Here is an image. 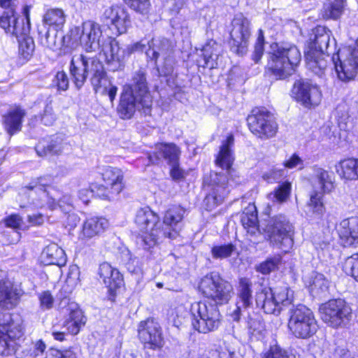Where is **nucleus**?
<instances>
[{"label":"nucleus","instance_id":"obj_40","mask_svg":"<svg viewBox=\"0 0 358 358\" xmlns=\"http://www.w3.org/2000/svg\"><path fill=\"white\" fill-rule=\"evenodd\" d=\"M62 150V140L56 136L50 140H42L36 145L38 156L59 155Z\"/></svg>","mask_w":358,"mask_h":358},{"label":"nucleus","instance_id":"obj_45","mask_svg":"<svg viewBox=\"0 0 358 358\" xmlns=\"http://www.w3.org/2000/svg\"><path fill=\"white\" fill-rule=\"evenodd\" d=\"M324 194H325V193L313 190L308 203L311 213L318 217L322 216L325 212V207L323 202Z\"/></svg>","mask_w":358,"mask_h":358},{"label":"nucleus","instance_id":"obj_42","mask_svg":"<svg viewBox=\"0 0 358 358\" xmlns=\"http://www.w3.org/2000/svg\"><path fill=\"white\" fill-rule=\"evenodd\" d=\"M305 281L313 294L320 295L326 292L329 287V281L323 274L317 272H313L310 277H306Z\"/></svg>","mask_w":358,"mask_h":358},{"label":"nucleus","instance_id":"obj_57","mask_svg":"<svg viewBox=\"0 0 358 358\" xmlns=\"http://www.w3.org/2000/svg\"><path fill=\"white\" fill-rule=\"evenodd\" d=\"M125 3L136 12L146 13L150 7L149 0H124Z\"/></svg>","mask_w":358,"mask_h":358},{"label":"nucleus","instance_id":"obj_51","mask_svg":"<svg viewBox=\"0 0 358 358\" xmlns=\"http://www.w3.org/2000/svg\"><path fill=\"white\" fill-rule=\"evenodd\" d=\"M236 250V246L232 243L215 245L211 248V255L215 259H225L231 257Z\"/></svg>","mask_w":358,"mask_h":358},{"label":"nucleus","instance_id":"obj_52","mask_svg":"<svg viewBox=\"0 0 358 358\" xmlns=\"http://www.w3.org/2000/svg\"><path fill=\"white\" fill-rule=\"evenodd\" d=\"M343 270L358 282V253L346 258L343 265Z\"/></svg>","mask_w":358,"mask_h":358},{"label":"nucleus","instance_id":"obj_62","mask_svg":"<svg viewBox=\"0 0 358 358\" xmlns=\"http://www.w3.org/2000/svg\"><path fill=\"white\" fill-rule=\"evenodd\" d=\"M41 306L43 309H50L52 307L54 299L48 291L43 292L39 296Z\"/></svg>","mask_w":358,"mask_h":358},{"label":"nucleus","instance_id":"obj_48","mask_svg":"<svg viewBox=\"0 0 358 358\" xmlns=\"http://www.w3.org/2000/svg\"><path fill=\"white\" fill-rule=\"evenodd\" d=\"M83 192L86 193H94L96 196L104 199V200H111L115 196L119 194V193H115L112 191V189L104 184H96L92 187V190L89 192L88 190H82L80 192V194Z\"/></svg>","mask_w":358,"mask_h":358},{"label":"nucleus","instance_id":"obj_31","mask_svg":"<svg viewBox=\"0 0 358 358\" xmlns=\"http://www.w3.org/2000/svg\"><path fill=\"white\" fill-rule=\"evenodd\" d=\"M102 179L103 182L109 186L115 193H120L124 189V175L121 169L106 166L102 169Z\"/></svg>","mask_w":358,"mask_h":358},{"label":"nucleus","instance_id":"obj_4","mask_svg":"<svg viewBox=\"0 0 358 358\" xmlns=\"http://www.w3.org/2000/svg\"><path fill=\"white\" fill-rule=\"evenodd\" d=\"M263 231L267 234L273 247L285 253L292 248L294 227L286 216L278 215L271 218Z\"/></svg>","mask_w":358,"mask_h":358},{"label":"nucleus","instance_id":"obj_32","mask_svg":"<svg viewBox=\"0 0 358 358\" xmlns=\"http://www.w3.org/2000/svg\"><path fill=\"white\" fill-rule=\"evenodd\" d=\"M257 303L262 304V308L267 314L279 315L282 307L275 299L273 289L270 287H264L257 294Z\"/></svg>","mask_w":358,"mask_h":358},{"label":"nucleus","instance_id":"obj_35","mask_svg":"<svg viewBox=\"0 0 358 358\" xmlns=\"http://www.w3.org/2000/svg\"><path fill=\"white\" fill-rule=\"evenodd\" d=\"M331 32L324 27H317L313 30V38H310L308 50L324 53L330 41Z\"/></svg>","mask_w":358,"mask_h":358},{"label":"nucleus","instance_id":"obj_12","mask_svg":"<svg viewBox=\"0 0 358 358\" xmlns=\"http://www.w3.org/2000/svg\"><path fill=\"white\" fill-rule=\"evenodd\" d=\"M322 320L334 328L345 326L352 317V309L343 299H332L320 308Z\"/></svg>","mask_w":358,"mask_h":358},{"label":"nucleus","instance_id":"obj_20","mask_svg":"<svg viewBox=\"0 0 358 358\" xmlns=\"http://www.w3.org/2000/svg\"><path fill=\"white\" fill-rule=\"evenodd\" d=\"M0 27L17 38L27 36L30 31V22H25L22 17H17L13 10L4 11L0 16Z\"/></svg>","mask_w":358,"mask_h":358},{"label":"nucleus","instance_id":"obj_22","mask_svg":"<svg viewBox=\"0 0 358 358\" xmlns=\"http://www.w3.org/2000/svg\"><path fill=\"white\" fill-rule=\"evenodd\" d=\"M103 20L110 29H115L118 34L126 32L130 25L127 11L118 6H112L106 8L103 14Z\"/></svg>","mask_w":358,"mask_h":358},{"label":"nucleus","instance_id":"obj_25","mask_svg":"<svg viewBox=\"0 0 358 358\" xmlns=\"http://www.w3.org/2000/svg\"><path fill=\"white\" fill-rule=\"evenodd\" d=\"M143 109L145 113L148 110L143 108L140 103L138 96L131 92V90L124 89L121 94L120 103L117 106V113L122 119H130L136 110Z\"/></svg>","mask_w":358,"mask_h":358},{"label":"nucleus","instance_id":"obj_15","mask_svg":"<svg viewBox=\"0 0 358 358\" xmlns=\"http://www.w3.org/2000/svg\"><path fill=\"white\" fill-rule=\"evenodd\" d=\"M292 92L294 98L306 108L319 105L322 99V92L318 86L308 80H296Z\"/></svg>","mask_w":358,"mask_h":358},{"label":"nucleus","instance_id":"obj_16","mask_svg":"<svg viewBox=\"0 0 358 358\" xmlns=\"http://www.w3.org/2000/svg\"><path fill=\"white\" fill-rule=\"evenodd\" d=\"M185 208L180 206H173L169 208L165 213L163 222L161 223L160 230L155 236H159L161 239L169 238H176L180 230V222L184 217Z\"/></svg>","mask_w":358,"mask_h":358},{"label":"nucleus","instance_id":"obj_64","mask_svg":"<svg viewBox=\"0 0 358 358\" xmlns=\"http://www.w3.org/2000/svg\"><path fill=\"white\" fill-rule=\"evenodd\" d=\"M79 274L80 271L78 267L76 266L71 267L66 282L72 285H76L79 281Z\"/></svg>","mask_w":358,"mask_h":358},{"label":"nucleus","instance_id":"obj_63","mask_svg":"<svg viewBox=\"0 0 358 358\" xmlns=\"http://www.w3.org/2000/svg\"><path fill=\"white\" fill-rule=\"evenodd\" d=\"M171 167L170 170V176L174 180H180L185 178V171L180 168L179 162L176 164H169Z\"/></svg>","mask_w":358,"mask_h":358},{"label":"nucleus","instance_id":"obj_30","mask_svg":"<svg viewBox=\"0 0 358 358\" xmlns=\"http://www.w3.org/2000/svg\"><path fill=\"white\" fill-rule=\"evenodd\" d=\"M307 68L315 75L322 77L327 68L328 62L327 58L329 55L320 52L308 50L305 54Z\"/></svg>","mask_w":358,"mask_h":358},{"label":"nucleus","instance_id":"obj_56","mask_svg":"<svg viewBox=\"0 0 358 358\" xmlns=\"http://www.w3.org/2000/svg\"><path fill=\"white\" fill-rule=\"evenodd\" d=\"M262 358H289V355L287 350L274 345L262 355Z\"/></svg>","mask_w":358,"mask_h":358},{"label":"nucleus","instance_id":"obj_2","mask_svg":"<svg viewBox=\"0 0 358 358\" xmlns=\"http://www.w3.org/2000/svg\"><path fill=\"white\" fill-rule=\"evenodd\" d=\"M69 72L77 89H80L87 78L90 77L91 84L96 93L102 87L103 93L107 92V84L109 83L103 65L97 57L87 54L72 56Z\"/></svg>","mask_w":358,"mask_h":358},{"label":"nucleus","instance_id":"obj_54","mask_svg":"<svg viewBox=\"0 0 358 358\" xmlns=\"http://www.w3.org/2000/svg\"><path fill=\"white\" fill-rule=\"evenodd\" d=\"M273 294H275L276 301L282 308L292 303V299L287 287H276L273 290Z\"/></svg>","mask_w":358,"mask_h":358},{"label":"nucleus","instance_id":"obj_21","mask_svg":"<svg viewBox=\"0 0 358 358\" xmlns=\"http://www.w3.org/2000/svg\"><path fill=\"white\" fill-rule=\"evenodd\" d=\"M126 90H131L132 94L138 96L140 103L145 110H150L152 99L148 89L146 79V73L144 70L140 69L136 71L132 77L131 83L124 88Z\"/></svg>","mask_w":358,"mask_h":358},{"label":"nucleus","instance_id":"obj_60","mask_svg":"<svg viewBox=\"0 0 358 358\" xmlns=\"http://www.w3.org/2000/svg\"><path fill=\"white\" fill-rule=\"evenodd\" d=\"M48 358H77V357L76 353L71 350L62 352L52 348L49 350Z\"/></svg>","mask_w":358,"mask_h":358},{"label":"nucleus","instance_id":"obj_33","mask_svg":"<svg viewBox=\"0 0 358 358\" xmlns=\"http://www.w3.org/2000/svg\"><path fill=\"white\" fill-rule=\"evenodd\" d=\"M21 332L18 331L17 336L13 335V331L8 330L7 327L0 325V355L8 356L12 354H17L18 348L15 337L21 336Z\"/></svg>","mask_w":358,"mask_h":358},{"label":"nucleus","instance_id":"obj_5","mask_svg":"<svg viewBox=\"0 0 358 358\" xmlns=\"http://www.w3.org/2000/svg\"><path fill=\"white\" fill-rule=\"evenodd\" d=\"M192 325L199 333L206 334L216 330L221 323L217 306L206 301L195 302L190 308Z\"/></svg>","mask_w":358,"mask_h":358},{"label":"nucleus","instance_id":"obj_39","mask_svg":"<svg viewBox=\"0 0 358 358\" xmlns=\"http://www.w3.org/2000/svg\"><path fill=\"white\" fill-rule=\"evenodd\" d=\"M3 271L0 269V308L11 309L16 304V294L8 283L3 280Z\"/></svg>","mask_w":358,"mask_h":358},{"label":"nucleus","instance_id":"obj_61","mask_svg":"<svg viewBox=\"0 0 358 358\" xmlns=\"http://www.w3.org/2000/svg\"><path fill=\"white\" fill-rule=\"evenodd\" d=\"M55 121V115L53 113L52 108L47 105L44 109L43 114L41 117V122L46 126L52 125Z\"/></svg>","mask_w":358,"mask_h":358},{"label":"nucleus","instance_id":"obj_24","mask_svg":"<svg viewBox=\"0 0 358 358\" xmlns=\"http://www.w3.org/2000/svg\"><path fill=\"white\" fill-rule=\"evenodd\" d=\"M180 154V149L175 143H157L155 151L149 155L148 159L152 164H157L163 159L169 165L176 164L179 162Z\"/></svg>","mask_w":358,"mask_h":358},{"label":"nucleus","instance_id":"obj_8","mask_svg":"<svg viewBox=\"0 0 358 358\" xmlns=\"http://www.w3.org/2000/svg\"><path fill=\"white\" fill-rule=\"evenodd\" d=\"M135 224L139 230L144 234L142 235L141 241L145 250H149L158 243L161 239L159 236H155L160 230L161 222L159 217L148 206L138 209L136 213Z\"/></svg>","mask_w":358,"mask_h":358},{"label":"nucleus","instance_id":"obj_49","mask_svg":"<svg viewBox=\"0 0 358 358\" xmlns=\"http://www.w3.org/2000/svg\"><path fill=\"white\" fill-rule=\"evenodd\" d=\"M35 44L31 37L24 36L19 40V54L25 60H29L34 51Z\"/></svg>","mask_w":358,"mask_h":358},{"label":"nucleus","instance_id":"obj_13","mask_svg":"<svg viewBox=\"0 0 358 358\" xmlns=\"http://www.w3.org/2000/svg\"><path fill=\"white\" fill-rule=\"evenodd\" d=\"M250 35V21L243 14L236 15L231 22L230 31L229 45L231 51L240 55L245 54Z\"/></svg>","mask_w":358,"mask_h":358},{"label":"nucleus","instance_id":"obj_58","mask_svg":"<svg viewBox=\"0 0 358 358\" xmlns=\"http://www.w3.org/2000/svg\"><path fill=\"white\" fill-rule=\"evenodd\" d=\"M1 222L3 224V227H6L13 229H21L22 219L20 215L13 214L4 218Z\"/></svg>","mask_w":358,"mask_h":358},{"label":"nucleus","instance_id":"obj_7","mask_svg":"<svg viewBox=\"0 0 358 358\" xmlns=\"http://www.w3.org/2000/svg\"><path fill=\"white\" fill-rule=\"evenodd\" d=\"M148 49L146 55L155 64L159 58H162V64L157 66L160 76H167L173 72L176 63L174 57V44L166 38H152L148 43Z\"/></svg>","mask_w":358,"mask_h":358},{"label":"nucleus","instance_id":"obj_50","mask_svg":"<svg viewBox=\"0 0 358 358\" xmlns=\"http://www.w3.org/2000/svg\"><path fill=\"white\" fill-rule=\"evenodd\" d=\"M291 192V184L288 182L279 185L278 187L268 194V199L278 203L285 202L289 197Z\"/></svg>","mask_w":358,"mask_h":358},{"label":"nucleus","instance_id":"obj_36","mask_svg":"<svg viewBox=\"0 0 358 358\" xmlns=\"http://www.w3.org/2000/svg\"><path fill=\"white\" fill-rule=\"evenodd\" d=\"M42 261L47 265H57L59 267L64 266L66 263V256L63 249L57 244L48 245L41 255Z\"/></svg>","mask_w":358,"mask_h":358},{"label":"nucleus","instance_id":"obj_27","mask_svg":"<svg viewBox=\"0 0 358 358\" xmlns=\"http://www.w3.org/2000/svg\"><path fill=\"white\" fill-rule=\"evenodd\" d=\"M103 52L110 71H116L122 69L125 52L120 48L117 41H110L103 47Z\"/></svg>","mask_w":358,"mask_h":358},{"label":"nucleus","instance_id":"obj_46","mask_svg":"<svg viewBox=\"0 0 358 358\" xmlns=\"http://www.w3.org/2000/svg\"><path fill=\"white\" fill-rule=\"evenodd\" d=\"M66 21L64 11L59 8H52L46 11L43 22L50 26L62 27Z\"/></svg>","mask_w":358,"mask_h":358},{"label":"nucleus","instance_id":"obj_23","mask_svg":"<svg viewBox=\"0 0 358 358\" xmlns=\"http://www.w3.org/2000/svg\"><path fill=\"white\" fill-rule=\"evenodd\" d=\"M98 274L99 279L108 288L110 295L114 296L116 290L123 285L122 275L117 268L107 262L100 264Z\"/></svg>","mask_w":358,"mask_h":358},{"label":"nucleus","instance_id":"obj_26","mask_svg":"<svg viewBox=\"0 0 358 358\" xmlns=\"http://www.w3.org/2000/svg\"><path fill=\"white\" fill-rule=\"evenodd\" d=\"M313 170L311 182L313 190L325 194L331 192L335 189L334 174L321 167L315 166Z\"/></svg>","mask_w":358,"mask_h":358},{"label":"nucleus","instance_id":"obj_59","mask_svg":"<svg viewBox=\"0 0 358 358\" xmlns=\"http://www.w3.org/2000/svg\"><path fill=\"white\" fill-rule=\"evenodd\" d=\"M55 82L60 90L66 91L69 88V78L64 71H59L56 74Z\"/></svg>","mask_w":358,"mask_h":358},{"label":"nucleus","instance_id":"obj_3","mask_svg":"<svg viewBox=\"0 0 358 358\" xmlns=\"http://www.w3.org/2000/svg\"><path fill=\"white\" fill-rule=\"evenodd\" d=\"M271 50L267 72L276 80L285 79L292 75L301 59L297 47L289 43H273Z\"/></svg>","mask_w":358,"mask_h":358},{"label":"nucleus","instance_id":"obj_29","mask_svg":"<svg viewBox=\"0 0 358 358\" xmlns=\"http://www.w3.org/2000/svg\"><path fill=\"white\" fill-rule=\"evenodd\" d=\"M25 115L24 109L20 106H14L3 116L5 129L10 135H13L21 130L22 120Z\"/></svg>","mask_w":358,"mask_h":358},{"label":"nucleus","instance_id":"obj_1","mask_svg":"<svg viewBox=\"0 0 358 358\" xmlns=\"http://www.w3.org/2000/svg\"><path fill=\"white\" fill-rule=\"evenodd\" d=\"M234 143V136L229 134L220 146L215 159V164L225 171L210 172L209 176L204 177L203 182L210 187V192L203 200L207 210H212L221 204L229 192V176H232L234 171L232 164L234 157L231 150Z\"/></svg>","mask_w":358,"mask_h":358},{"label":"nucleus","instance_id":"obj_34","mask_svg":"<svg viewBox=\"0 0 358 358\" xmlns=\"http://www.w3.org/2000/svg\"><path fill=\"white\" fill-rule=\"evenodd\" d=\"M241 223L243 227L247 229L248 233L251 235H255L257 233L260 234L264 228L263 224H258L257 212L254 204L250 203L245 208L241 215Z\"/></svg>","mask_w":358,"mask_h":358},{"label":"nucleus","instance_id":"obj_11","mask_svg":"<svg viewBox=\"0 0 358 358\" xmlns=\"http://www.w3.org/2000/svg\"><path fill=\"white\" fill-rule=\"evenodd\" d=\"M250 131L257 138L267 140L275 136L278 126L273 115L265 108H255L247 118Z\"/></svg>","mask_w":358,"mask_h":358},{"label":"nucleus","instance_id":"obj_55","mask_svg":"<svg viewBox=\"0 0 358 358\" xmlns=\"http://www.w3.org/2000/svg\"><path fill=\"white\" fill-rule=\"evenodd\" d=\"M264 37L263 31L259 30V34L257 39L255 45V50L252 54V59L255 63H257L262 58L264 54Z\"/></svg>","mask_w":358,"mask_h":358},{"label":"nucleus","instance_id":"obj_17","mask_svg":"<svg viewBox=\"0 0 358 358\" xmlns=\"http://www.w3.org/2000/svg\"><path fill=\"white\" fill-rule=\"evenodd\" d=\"M337 59L339 64L336 62L335 55L332 57L338 79L345 83L354 80L358 72V39L356 47L352 50H348V55L345 58L341 59L337 55Z\"/></svg>","mask_w":358,"mask_h":358},{"label":"nucleus","instance_id":"obj_38","mask_svg":"<svg viewBox=\"0 0 358 358\" xmlns=\"http://www.w3.org/2000/svg\"><path fill=\"white\" fill-rule=\"evenodd\" d=\"M221 50L222 46L220 43L213 39L208 41L202 49L204 61V64L202 66L203 68H214L215 66L217 65L216 60L217 59Z\"/></svg>","mask_w":358,"mask_h":358},{"label":"nucleus","instance_id":"obj_41","mask_svg":"<svg viewBox=\"0 0 358 358\" xmlns=\"http://www.w3.org/2000/svg\"><path fill=\"white\" fill-rule=\"evenodd\" d=\"M86 319L83 315V311L79 308L71 310L69 317L64 323V328L71 334H78L80 328L85 325Z\"/></svg>","mask_w":358,"mask_h":358},{"label":"nucleus","instance_id":"obj_44","mask_svg":"<svg viewBox=\"0 0 358 358\" xmlns=\"http://www.w3.org/2000/svg\"><path fill=\"white\" fill-rule=\"evenodd\" d=\"M345 0H327L323 6L322 16L324 19H338L343 13Z\"/></svg>","mask_w":358,"mask_h":358},{"label":"nucleus","instance_id":"obj_28","mask_svg":"<svg viewBox=\"0 0 358 358\" xmlns=\"http://www.w3.org/2000/svg\"><path fill=\"white\" fill-rule=\"evenodd\" d=\"M108 226V220L103 217H91L87 218L83 224L78 238L81 241L91 239L103 233Z\"/></svg>","mask_w":358,"mask_h":358},{"label":"nucleus","instance_id":"obj_6","mask_svg":"<svg viewBox=\"0 0 358 358\" xmlns=\"http://www.w3.org/2000/svg\"><path fill=\"white\" fill-rule=\"evenodd\" d=\"M288 329L298 338L306 339L314 335L317 324L313 313L305 306L299 305L289 310Z\"/></svg>","mask_w":358,"mask_h":358},{"label":"nucleus","instance_id":"obj_9","mask_svg":"<svg viewBox=\"0 0 358 358\" xmlns=\"http://www.w3.org/2000/svg\"><path fill=\"white\" fill-rule=\"evenodd\" d=\"M199 287L204 296L212 299L216 306L227 303L233 292L231 284L215 272L203 278Z\"/></svg>","mask_w":358,"mask_h":358},{"label":"nucleus","instance_id":"obj_18","mask_svg":"<svg viewBox=\"0 0 358 358\" xmlns=\"http://www.w3.org/2000/svg\"><path fill=\"white\" fill-rule=\"evenodd\" d=\"M252 282L248 278L239 279L237 288L236 308L232 314L233 320L238 321L241 315L253 307Z\"/></svg>","mask_w":358,"mask_h":358},{"label":"nucleus","instance_id":"obj_47","mask_svg":"<svg viewBox=\"0 0 358 358\" xmlns=\"http://www.w3.org/2000/svg\"><path fill=\"white\" fill-rule=\"evenodd\" d=\"M66 38H70V36L58 35V33L55 30H48L45 34V38L43 43H44L47 47L55 49L64 45Z\"/></svg>","mask_w":358,"mask_h":358},{"label":"nucleus","instance_id":"obj_43","mask_svg":"<svg viewBox=\"0 0 358 358\" xmlns=\"http://www.w3.org/2000/svg\"><path fill=\"white\" fill-rule=\"evenodd\" d=\"M340 169L337 172L347 180L358 179V159L348 158L339 162Z\"/></svg>","mask_w":358,"mask_h":358},{"label":"nucleus","instance_id":"obj_19","mask_svg":"<svg viewBox=\"0 0 358 358\" xmlns=\"http://www.w3.org/2000/svg\"><path fill=\"white\" fill-rule=\"evenodd\" d=\"M138 332L140 341L148 348L155 349L162 346L161 328L154 320L141 321L138 325Z\"/></svg>","mask_w":358,"mask_h":358},{"label":"nucleus","instance_id":"obj_53","mask_svg":"<svg viewBox=\"0 0 358 358\" xmlns=\"http://www.w3.org/2000/svg\"><path fill=\"white\" fill-rule=\"evenodd\" d=\"M281 260L282 258L280 255L268 258L265 262L261 263L257 266V270L262 274H268L278 268Z\"/></svg>","mask_w":358,"mask_h":358},{"label":"nucleus","instance_id":"obj_14","mask_svg":"<svg viewBox=\"0 0 358 358\" xmlns=\"http://www.w3.org/2000/svg\"><path fill=\"white\" fill-rule=\"evenodd\" d=\"M101 35L99 24L92 21H87L83 23L81 27H76L72 30L70 38L76 41L78 39L87 52H94L99 49Z\"/></svg>","mask_w":358,"mask_h":358},{"label":"nucleus","instance_id":"obj_37","mask_svg":"<svg viewBox=\"0 0 358 358\" xmlns=\"http://www.w3.org/2000/svg\"><path fill=\"white\" fill-rule=\"evenodd\" d=\"M355 229H358V224L355 222V217L343 220L337 229L341 243L344 247L354 245Z\"/></svg>","mask_w":358,"mask_h":358},{"label":"nucleus","instance_id":"obj_10","mask_svg":"<svg viewBox=\"0 0 358 358\" xmlns=\"http://www.w3.org/2000/svg\"><path fill=\"white\" fill-rule=\"evenodd\" d=\"M52 181L50 176H41L33 179L29 185L24 187L25 189L31 191V195L34 194H38L39 199L37 205L43 206L46 201L48 207L53 210L58 206L59 208L65 213H70L73 208L72 200L69 195H64L57 203L55 199L49 197V194L46 188L49 187Z\"/></svg>","mask_w":358,"mask_h":358}]
</instances>
